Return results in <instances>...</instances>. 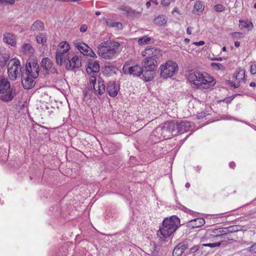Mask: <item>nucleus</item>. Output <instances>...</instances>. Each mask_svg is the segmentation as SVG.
Wrapping results in <instances>:
<instances>
[{
	"mask_svg": "<svg viewBox=\"0 0 256 256\" xmlns=\"http://www.w3.org/2000/svg\"><path fill=\"white\" fill-rule=\"evenodd\" d=\"M222 60V58L221 57L215 58L214 59H212V60H218V61H221V60Z\"/></svg>",
	"mask_w": 256,
	"mask_h": 256,
	"instance_id": "338daca9",
	"label": "nucleus"
},
{
	"mask_svg": "<svg viewBox=\"0 0 256 256\" xmlns=\"http://www.w3.org/2000/svg\"><path fill=\"white\" fill-rule=\"evenodd\" d=\"M228 238L226 236H221L220 237H218V239H216V240H218V242H220V244H222V242L226 241V239Z\"/></svg>",
	"mask_w": 256,
	"mask_h": 256,
	"instance_id": "13d9d810",
	"label": "nucleus"
},
{
	"mask_svg": "<svg viewBox=\"0 0 256 256\" xmlns=\"http://www.w3.org/2000/svg\"><path fill=\"white\" fill-rule=\"evenodd\" d=\"M193 29V28L192 26H188L186 30V33L188 34H192V30Z\"/></svg>",
	"mask_w": 256,
	"mask_h": 256,
	"instance_id": "680f3d73",
	"label": "nucleus"
},
{
	"mask_svg": "<svg viewBox=\"0 0 256 256\" xmlns=\"http://www.w3.org/2000/svg\"><path fill=\"white\" fill-rule=\"evenodd\" d=\"M120 10L126 12L127 14L129 10H130V7L128 6H122L120 8Z\"/></svg>",
	"mask_w": 256,
	"mask_h": 256,
	"instance_id": "49530a36",
	"label": "nucleus"
},
{
	"mask_svg": "<svg viewBox=\"0 0 256 256\" xmlns=\"http://www.w3.org/2000/svg\"><path fill=\"white\" fill-rule=\"evenodd\" d=\"M120 90L118 85L115 82H110L106 88V92L111 97H116Z\"/></svg>",
	"mask_w": 256,
	"mask_h": 256,
	"instance_id": "4468645a",
	"label": "nucleus"
},
{
	"mask_svg": "<svg viewBox=\"0 0 256 256\" xmlns=\"http://www.w3.org/2000/svg\"><path fill=\"white\" fill-rule=\"evenodd\" d=\"M69 57L68 54H62L61 51L56 50V60L58 65L61 66L63 62L66 64V61Z\"/></svg>",
	"mask_w": 256,
	"mask_h": 256,
	"instance_id": "4be33fe9",
	"label": "nucleus"
},
{
	"mask_svg": "<svg viewBox=\"0 0 256 256\" xmlns=\"http://www.w3.org/2000/svg\"><path fill=\"white\" fill-rule=\"evenodd\" d=\"M220 246V242H213V243L209 242V243H205V244H202V246H205V247L208 246V247H210L211 248Z\"/></svg>",
	"mask_w": 256,
	"mask_h": 256,
	"instance_id": "4c0bfd02",
	"label": "nucleus"
},
{
	"mask_svg": "<svg viewBox=\"0 0 256 256\" xmlns=\"http://www.w3.org/2000/svg\"><path fill=\"white\" fill-rule=\"evenodd\" d=\"M162 56V54L161 50L159 48H156L155 49L153 50V52L152 53V55L150 56V57L157 60Z\"/></svg>",
	"mask_w": 256,
	"mask_h": 256,
	"instance_id": "2f4dec72",
	"label": "nucleus"
},
{
	"mask_svg": "<svg viewBox=\"0 0 256 256\" xmlns=\"http://www.w3.org/2000/svg\"><path fill=\"white\" fill-rule=\"evenodd\" d=\"M226 84L230 86L234 87V88H238L240 86L238 82L236 84L232 80H227Z\"/></svg>",
	"mask_w": 256,
	"mask_h": 256,
	"instance_id": "a18cd8bd",
	"label": "nucleus"
},
{
	"mask_svg": "<svg viewBox=\"0 0 256 256\" xmlns=\"http://www.w3.org/2000/svg\"><path fill=\"white\" fill-rule=\"evenodd\" d=\"M60 48L63 49L66 48H70L69 44L66 42H63L60 43Z\"/></svg>",
	"mask_w": 256,
	"mask_h": 256,
	"instance_id": "603ef678",
	"label": "nucleus"
},
{
	"mask_svg": "<svg viewBox=\"0 0 256 256\" xmlns=\"http://www.w3.org/2000/svg\"><path fill=\"white\" fill-rule=\"evenodd\" d=\"M202 78H198V79L197 76L195 74H192L190 75V78L191 79H193L194 78H196V81L198 82H196L194 81V84L196 86L198 85H202V84H208L209 86H214L215 84L214 82V80H208L206 78H205L202 74L201 75Z\"/></svg>",
	"mask_w": 256,
	"mask_h": 256,
	"instance_id": "f3484780",
	"label": "nucleus"
},
{
	"mask_svg": "<svg viewBox=\"0 0 256 256\" xmlns=\"http://www.w3.org/2000/svg\"><path fill=\"white\" fill-rule=\"evenodd\" d=\"M122 72L125 74H130L138 77L142 73V67L138 64L130 66L129 64L126 62L123 66Z\"/></svg>",
	"mask_w": 256,
	"mask_h": 256,
	"instance_id": "1a4fd4ad",
	"label": "nucleus"
},
{
	"mask_svg": "<svg viewBox=\"0 0 256 256\" xmlns=\"http://www.w3.org/2000/svg\"><path fill=\"white\" fill-rule=\"evenodd\" d=\"M90 78V83L91 86H92L93 89L94 93L97 94L102 95L105 92V86L104 82L102 80H98V86L96 84L97 74H91Z\"/></svg>",
	"mask_w": 256,
	"mask_h": 256,
	"instance_id": "6e6552de",
	"label": "nucleus"
},
{
	"mask_svg": "<svg viewBox=\"0 0 256 256\" xmlns=\"http://www.w3.org/2000/svg\"><path fill=\"white\" fill-rule=\"evenodd\" d=\"M200 246L198 245H195L190 248V251L192 253L195 252L198 250Z\"/></svg>",
	"mask_w": 256,
	"mask_h": 256,
	"instance_id": "de8ad7c7",
	"label": "nucleus"
},
{
	"mask_svg": "<svg viewBox=\"0 0 256 256\" xmlns=\"http://www.w3.org/2000/svg\"><path fill=\"white\" fill-rule=\"evenodd\" d=\"M100 66L98 61L93 60H90L88 62L86 71L88 74H97L100 70Z\"/></svg>",
	"mask_w": 256,
	"mask_h": 256,
	"instance_id": "ddd939ff",
	"label": "nucleus"
},
{
	"mask_svg": "<svg viewBox=\"0 0 256 256\" xmlns=\"http://www.w3.org/2000/svg\"><path fill=\"white\" fill-rule=\"evenodd\" d=\"M152 136L160 140L164 139L163 132L160 125L155 128L152 132Z\"/></svg>",
	"mask_w": 256,
	"mask_h": 256,
	"instance_id": "bb28decb",
	"label": "nucleus"
},
{
	"mask_svg": "<svg viewBox=\"0 0 256 256\" xmlns=\"http://www.w3.org/2000/svg\"><path fill=\"white\" fill-rule=\"evenodd\" d=\"M219 230H220V235L224 236H226L227 234H228V227L226 228H219Z\"/></svg>",
	"mask_w": 256,
	"mask_h": 256,
	"instance_id": "c03bdc74",
	"label": "nucleus"
},
{
	"mask_svg": "<svg viewBox=\"0 0 256 256\" xmlns=\"http://www.w3.org/2000/svg\"><path fill=\"white\" fill-rule=\"evenodd\" d=\"M3 40L4 42L8 44L14 46L16 44V40L15 36L10 32H6L4 34V38Z\"/></svg>",
	"mask_w": 256,
	"mask_h": 256,
	"instance_id": "aec40b11",
	"label": "nucleus"
},
{
	"mask_svg": "<svg viewBox=\"0 0 256 256\" xmlns=\"http://www.w3.org/2000/svg\"><path fill=\"white\" fill-rule=\"evenodd\" d=\"M240 46V42H234V46L236 48L239 47Z\"/></svg>",
	"mask_w": 256,
	"mask_h": 256,
	"instance_id": "69168bd1",
	"label": "nucleus"
},
{
	"mask_svg": "<svg viewBox=\"0 0 256 256\" xmlns=\"http://www.w3.org/2000/svg\"><path fill=\"white\" fill-rule=\"evenodd\" d=\"M22 51L26 55L31 56L34 52V49L30 44H24L22 46Z\"/></svg>",
	"mask_w": 256,
	"mask_h": 256,
	"instance_id": "393cba45",
	"label": "nucleus"
},
{
	"mask_svg": "<svg viewBox=\"0 0 256 256\" xmlns=\"http://www.w3.org/2000/svg\"><path fill=\"white\" fill-rule=\"evenodd\" d=\"M154 70L145 69L142 67V79L145 82H150L154 77Z\"/></svg>",
	"mask_w": 256,
	"mask_h": 256,
	"instance_id": "6ab92c4d",
	"label": "nucleus"
},
{
	"mask_svg": "<svg viewBox=\"0 0 256 256\" xmlns=\"http://www.w3.org/2000/svg\"><path fill=\"white\" fill-rule=\"evenodd\" d=\"M220 230L219 228L208 230V232H210V236L214 238H218L221 236Z\"/></svg>",
	"mask_w": 256,
	"mask_h": 256,
	"instance_id": "f704fd0d",
	"label": "nucleus"
},
{
	"mask_svg": "<svg viewBox=\"0 0 256 256\" xmlns=\"http://www.w3.org/2000/svg\"><path fill=\"white\" fill-rule=\"evenodd\" d=\"M211 66L212 67H216L217 70H224V67L223 65H222L220 64L219 63H215V62H212L211 64Z\"/></svg>",
	"mask_w": 256,
	"mask_h": 256,
	"instance_id": "37998d69",
	"label": "nucleus"
},
{
	"mask_svg": "<svg viewBox=\"0 0 256 256\" xmlns=\"http://www.w3.org/2000/svg\"><path fill=\"white\" fill-rule=\"evenodd\" d=\"M82 66L81 60L78 56H75L72 58H68L66 61V68L68 70H74L75 68H79Z\"/></svg>",
	"mask_w": 256,
	"mask_h": 256,
	"instance_id": "9b49d317",
	"label": "nucleus"
},
{
	"mask_svg": "<svg viewBox=\"0 0 256 256\" xmlns=\"http://www.w3.org/2000/svg\"><path fill=\"white\" fill-rule=\"evenodd\" d=\"M170 3V0H161V4L164 6H168Z\"/></svg>",
	"mask_w": 256,
	"mask_h": 256,
	"instance_id": "864d4df0",
	"label": "nucleus"
},
{
	"mask_svg": "<svg viewBox=\"0 0 256 256\" xmlns=\"http://www.w3.org/2000/svg\"><path fill=\"white\" fill-rule=\"evenodd\" d=\"M108 24L112 27H122V24L120 22H110V24L108 23Z\"/></svg>",
	"mask_w": 256,
	"mask_h": 256,
	"instance_id": "09e8293b",
	"label": "nucleus"
},
{
	"mask_svg": "<svg viewBox=\"0 0 256 256\" xmlns=\"http://www.w3.org/2000/svg\"><path fill=\"white\" fill-rule=\"evenodd\" d=\"M151 40V38L147 36H144L140 38L138 42L140 44H148Z\"/></svg>",
	"mask_w": 256,
	"mask_h": 256,
	"instance_id": "c9c22d12",
	"label": "nucleus"
},
{
	"mask_svg": "<svg viewBox=\"0 0 256 256\" xmlns=\"http://www.w3.org/2000/svg\"><path fill=\"white\" fill-rule=\"evenodd\" d=\"M188 248V244L185 242L180 243L174 248L172 252V256H180L184 250Z\"/></svg>",
	"mask_w": 256,
	"mask_h": 256,
	"instance_id": "dca6fc26",
	"label": "nucleus"
},
{
	"mask_svg": "<svg viewBox=\"0 0 256 256\" xmlns=\"http://www.w3.org/2000/svg\"><path fill=\"white\" fill-rule=\"evenodd\" d=\"M156 48L152 47L150 46H147L144 51L142 52V55L143 56H145L146 58H149L150 56L152 55V53L153 52V50L155 49Z\"/></svg>",
	"mask_w": 256,
	"mask_h": 256,
	"instance_id": "473e14b6",
	"label": "nucleus"
},
{
	"mask_svg": "<svg viewBox=\"0 0 256 256\" xmlns=\"http://www.w3.org/2000/svg\"><path fill=\"white\" fill-rule=\"evenodd\" d=\"M74 46L76 48L78 49L80 53L85 56L88 54L90 48L88 47L87 44L84 43H75Z\"/></svg>",
	"mask_w": 256,
	"mask_h": 256,
	"instance_id": "b1692460",
	"label": "nucleus"
},
{
	"mask_svg": "<svg viewBox=\"0 0 256 256\" xmlns=\"http://www.w3.org/2000/svg\"><path fill=\"white\" fill-rule=\"evenodd\" d=\"M204 6L202 4V2L198 1L196 2L194 5L193 12H197L198 14L200 12H202L204 10Z\"/></svg>",
	"mask_w": 256,
	"mask_h": 256,
	"instance_id": "cd10ccee",
	"label": "nucleus"
},
{
	"mask_svg": "<svg viewBox=\"0 0 256 256\" xmlns=\"http://www.w3.org/2000/svg\"><path fill=\"white\" fill-rule=\"evenodd\" d=\"M120 44L118 42L106 40L102 42L98 47V55L104 59H112L118 53Z\"/></svg>",
	"mask_w": 256,
	"mask_h": 256,
	"instance_id": "f03ea898",
	"label": "nucleus"
},
{
	"mask_svg": "<svg viewBox=\"0 0 256 256\" xmlns=\"http://www.w3.org/2000/svg\"><path fill=\"white\" fill-rule=\"evenodd\" d=\"M36 40L38 43L44 44L47 40L46 34L44 33H39L36 37Z\"/></svg>",
	"mask_w": 256,
	"mask_h": 256,
	"instance_id": "7c9ffc66",
	"label": "nucleus"
},
{
	"mask_svg": "<svg viewBox=\"0 0 256 256\" xmlns=\"http://www.w3.org/2000/svg\"><path fill=\"white\" fill-rule=\"evenodd\" d=\"M250 86L252 87H255L256 86V84L254 82H251L250 84Z\"/></svg>",
	"mask_w": 256,
	"mask_h": 256,
	"instance_id": "774afa93",
	"label": "nucleus"
},
{
	"mask_svg": "<svg viewBox=\"0 0 256 256\" xmlns=\"http://www.w3.org/2000/svg\"><path fill=\"white\" fill-rule=\"evenodd\" d=\"M239 228L240 226L236 225L228 226V234L233 233L239 231L240 230Z\"/></svg>",
	"mask_w": 256,
	"mask_h": 256,
	"instance_id": "58836bf2",
	"label": "nucleus"
},
{
	"mask_svg": "<svg viewBox=\"0 0 256 256\" xmlns=\"http://www.w3.org/2000/svg\"><path fill=\"white\" fill-rule=\"evenodd\" d=\"M138 14V12L135 10H132L130 8V10H129L127 13V16L129 18H134L137 16Z\"/></svg>",
	"mask_w": 256,
	"mask_h": 256,
	"instance_id": "ea45409f",
	"label": "nucleus"
},
{
	"mask_svg": "<svg viewBox=\"0 0 256 256\" xmlns=\"http://www.w3.org/2000/svg\"><path fill=\"white\" fill-rule=\"evenodd\" d=\"M16 2V0H0V2L4 5H12Z\"/></svg>",
	"mask_w": 256,
	"mask_h": 256,
	"instance_id": "79ce46f5",
	"label": "nucleus"
},
{
	"mask_svg": "<svg viewBox=\"0 0 256 256\" xmlns=\"http://www.w3.org/2000/svg\"><path fill=\"white\" fill-rule=\"evenodd\" d=\"M154 23L158 26H164L167 22L166 19L164 16H158L154 18Z\"/></svg>",
	"mask_w": 256,
	"mask_h": 256,
	"instance_id": "c756f323",
	"label": "nucleus"
},
{
	"mask_svg": "<svg viewBox=\"0 0 256 256\" xmlns=\"http://www.w3.org/2000/svg\"><path fill=\"white\" fill-rule=\"evenodd\" d=\"M40 66L42 68L45 74H58L57 69L54 66L53 62L48 58H44L42 59Z\"/></svg>",
	"mask_w": 256,
	"mask_h": 256,
	"instance_id": "9d476101",
	"label": "nucleus"
},
{
	"mask_svg": "<svg viewBox=\"0 0 256 256\" xmlns=\"http://www.w3.org/2000/svg\"><path fill=\"white\" fill-rule=\"evenodd\" d=\"M142 67L145 69L154 70L157 65V60L150 57L145 58L142 60Z\"/></svg>",
	"mask_w": 256,
	"mask_h": 256,
	"instance_id": "2eb2a0df",
	"label": "nucleus"
},
{
	"mask_svg": "<svg viewBox=\"0 0 256 256\" xmlns=\"http://www.w3.org/2000/svg\"><path fill=\"white\" fill-rule=\"evenodd\" d=\"M22 68L20 62L18 59H12L8 65V74L10 78L12 80H16L18 75L22 72Z\"/></svg>",
	"mask_w": 256,
	"mask_h": 256,
	"instance_id": "423d86ee",
	"label": "nucleus"
},
{
	"mask_svg": "<svg viewBox=\"0 0 256 256\" xmlns=\"http://www.w3.org/2000/svg\"><path fill=\"white\" fill-rule=\"evenodd\" d=\"M16 94V90L10 87L8 79L0 77V100L4 102H9Z\"/></svg>",
	"mask_w": 256,
	"mask_h": 256,
	"instance_id": "20e7f679",
	"label": "nucleus"
},
{
	"mask_svg": "<svg viewBox=\"0 0 256 256\" xmlns=\"http://www.w3.org/2000/svg\"><path fill=\"white\" fill-rule=\"evenodd\" d=\"M250 72L252 74H256V64H252L250 65Z\"/></svg>",
	"mask_w": 256,
	"mask_h": 256,
	"instance_id": "8fccbe9b",
	"label": "nucleus"
},
{
	"mask_svg": "<svg viewBox=\"0 0 256 256\" xmlns=\"http://www.w3.org/2000/svg\"><path fill=\"white\" fill-rule=\"evenodd\" d=\"M180 225V220L176 216L165 218L162 228H160V234L164 238H168L174 234Z\"/></svg>",
	"mask_w": 256,
	"mask_h": 256,
	"instance_id": "7ed1b4c3",
	"label": "nucleus"
},
{
	"mask_svg": "<svg viewBox=\"0 0 256 256\" xmlns=\"http://www.w3.org/2000/svg\"><path fill=\"white\" fill-rule=\"evenodd\" d=\"M204 44H205V42L204 41L200 40V42H193L192 44L196 46H200L204 45Z\"/></svg>",
	"mask_w": 256,
	"mask_h": 256,
	"instance_id": "052dcab7",
	"label": "nucleus"
},
{
	"mask_svg": "<svg viewBox=\"0 0 256 256\" xmlns=\"http://www.w3.org/2000/svg\"><path fill=\"white\" fill-rule=\"evenodd\" d=\"M88 26L86 24H82L80 28V31L82 32H84L86 31Z\"/></svg>",
	"mask_w": 256,
	"mask_h": 256,
	"instance_id": "6e6d98bb",
	"label": "nucleus"
},
{
	"mask_svg": "<svg viewBox=\"0 0 256 256\" xmlns=\"http://www.w3.org/2000/svg\"><path fill=\"white\" fill-rule=\"evenodd\" d=\"M160 126L162 127L164 139H168L171 136L178 134V131L175 130L174 120L167 121Z\"/></svg>",
	"mask_w": 256,
	"mask_h": 256,
	"instance_id": "0eeeda50",
	"label": "nucleus"
},
{
	"mask_svg": "<svg viewBox=\"0 0 256 256\" xmlns=\"http://www.w3.org/2000/svg\"><path fill=\"white\" fill-rule=\"evenodd\" d=\"M174 12H177L179 14H180L179 12V10L177 7H175L173 10L172 11V14H174Z\"/></svg>",
	"mask_w": 256,
	"mask_h": 256,
	"instance_id": "0e129e2a",
	"label": "nucleus"
},
{
	"mask_svg": "<svg viewBox=\"0 0 256 256\" xmlns=\"http://www.w3.org/2000/svg\"><path fill=\"white\" fill-rule=\"evenodd\" d=\"M118 69L114 66L110 64H105L104 66L102 67V72L106 76H111L113 74H116Z\"/></svg>",
	"mask_w": 256,
	"mask_h": 256,
	"instance_id": "412c9836",
	"label": "nucleus"
},
{
	"mask_svg": "<svg viewBox=\"0 0 256 256\" xmlns=\"http://www.w3.org/2000/svg\"><path fill=\"white\" fill-rule=\"evenodd\" d=\"M175 130L178 132V134L184 133L188 130L190 127V122L188 121H180L174 120Z\"/></svg>",
	"mask_w": 256,
	"mask_h": 256,
	"instance_id": "f8f14e48",
	"label": "nucleus"
},
{
	"mask_svg": "<svg viewBox=\"0 0 256 256\" xmlns=\"http://www.w3.org/2000/svg\"><path fill=\"white\" fill-rule=\"evenodd\" d=\"M222 101L226 102V104H230L232 100L230 99V98H225Z\"/></svg>",
	"mask_w": 256,
	"mask_h": 256,
	"instance_id": "e2e57ef3",
	"label": "nucleus"
},
{
	"mask_svg": "<svg viewBox=\"0 0 256 256\" xmlns=\"http://www.w3.org/2000/svg\"><path fill=\"white\" fill-rule=\"evenodd\" d=\"M178 64L172 61L168 60L165 64L161 65L158 71L162 78H166L172 76L178 71Z\"/></svg>",
	"mask_w": 256,
	"mask_h": 256,
	"instance_id": "39448f33",
	"label": "nucleus"
},
{
	"mask_svg": "<svg viewBox=\"0 0 256 256\" xmlns=\"http://www.w3.org/2000/svg\"><path fill=\"white\" fill-rule=\"evenodd\" d=\"M236 80H238V82L240 84V82L244 81L245 79V71L243 69H239L236 71L234 75Z\"/></svg>",
	"mask_w": 256,
	"mask_h": 256,
	"instance_id": "a878e982",
	"label": "nucleus"
},
{
	"mask_svg": "<svg viewBox=\"0 0 256 256\" xmlns=\"http://www.w3.org/2000/svg\"><path fill=\"white\" fill-rule=\"evenodd\" d=\"M214 10L217 12H221L225 10V6L220 4H218L214 6Z\"/></svg>",
	"mask_w": 256,
	"mask_h": 256,
	"instance_id": "a19ab883",
	"label": "nucleus"
},
{
	"mask_svg": "<svg viewBox=\"0 0 256 256\" xmlns=\"http://www.w3.org/2000/svg\"><path fill=\"white\" fill-rule=\"evenodd\" d=\"M217 238H212V236H210V232H206V236L203 238V242H214L216 241Z\"/></svg>",
	"mask_w": 256,
	"mask_h": 256,
	"instance_id": "e433bc0d",
	"label": "nucleus"
},
{
	"mask_svg": "<svg viewBox=\"0 0 256 256\" xmlns=\"http://www.w3.org/2000/svg\"><path fill=\"white\" fill-rule=\"evenodd\" d=\"M87 56H90L93 58L96 57V54L91 48H90L89 52H88V54Z\"/></svg>",
	"mask_w": 256,
	"mask_h": 256,
	"instance_id": "bf43d9fd",
	"label": "nucleus"
},
{
	"mask_svg": "<svg viewBox=\"0 0 256 256\" xmlns=\"http://www.w3.org/2000/svg\"><path fill=\"white\" fill-rule=\"evenodd\" d=\"M232 36L234 38H241L242 36V34L239 32H234L232 33Z\"/></svg>",
	"mask_w": 256,
	"mask_h": 256,
	"instance_id": "3c124183",
	"label": "nucleus"
},
{
	"mask_svg": "<svg viewBox=\"0 0 256 256\" xmlns=\"http://www.w3.org/2000/svg\"><path fill=\"white\" fill-rule=\"evenodd\" d=\"M239 22L241 24V26L242 28L252 29L254 27L252 22L248 20H240Z\"/></svg>",
	"mask_w": 256,
	"mask_h": 256,
	"instance_id": "72a5a7b5",
	"label": "nucleus"
},
{
	"mask_svg": "<svg viewBox=\"0 0 256 256\" xmlns=\"http://www.w3.org/2000/svg\"><path fill=\"white\" fill-rule=\"evenodd\" d=\"M205 224V220L203 218H196L188 222V226L192 228H199Z\"/></svg>",
	"mask_w": 256,
	"mask_h": 256,
	"instance_id": "5701e85b",
	"label": "nucleus"
},
{
	"mask_svg": "<svg viewBox=\"0 0 256 256\" xmlns=\"http://www.w3.org/2000/svg\"><path fill=\"white\" fill-rule=\"evenodd\" d=\"M21 74L22 84L26 90L31 89L36 84L35 79L39 75V64L36 58H29L24 70Z\"/></svg>",
	"mask_w": 256,
	"mask_h": 256,
	"instance_id": "f257e3e1",
	"label": "nucleus"
},
{
	"mask_svg": "<svg viewBox=\"0 0 256 256\" xmlns=\"http://www.w3.org/2000/svg\"><path fill=\"white\" fill-rule=\"evenodd\" d=\"M70 50V48H64L62 50H57L61 51V52L62 53V54H68V52Z\"/></svg>",
	"mask_w": 256,
	"mask_h": 256,
	"instance_id": "5fc2aeb1",
	"label": "nucleus"
},
{
	"mask_svg": "<svg viewBox=\"0 0 256 256\" xmlns=\"http://www.w3.org/2000/svg\"><path fill=\"white\" fill-rule=\"evenodd\" d=\"M0 70L3 69L10 58V54L5 49L0 48Z\"/></svg>",
	"mask_w": 256,
	"mask_h": 256,
	"instance_id": "a211bd4d",
	"label": "nucleus"
},
{
	"mask_svg": "<svg viewBox=\"0 0 256 256\" xmlns=\"http://www.w3.org/2000/svg\"><path fill=\"white\" fill-rule=\"evenodd\" d=\"M249 251L251 252H256V243L254 244L249 248Z\"/></svg>",
	"mask_w": 256,
	"mask_h": 256,
	"instance_id": "4d7b16f0",
	"label": "nucleus"
},
{
	"mask_svg": "<svg viewBox=\"0 0 256 256\" xmlns=\"http://www.w3.org/2000/svg\"><path fill=\"white\" fill-rule=\"evenodd\" d=\"M44 28V26L43 22L39 20L34 22L31 26V30H42Z\"/></svg>",
	"mask_w": 256,
	"mask_h": 256,
	"instance_id": "c85d7f7f",
	"label": "nucleus"
}]
</instances>
